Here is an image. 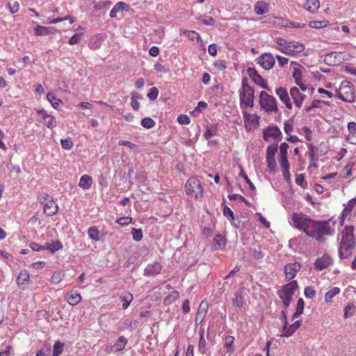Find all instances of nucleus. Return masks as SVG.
Here are the masks:
<instances>
[{
  "label": "nucleus",
  "instance_id": "f257e3e1",
  "mask_svg": "<svg viewBox=\"0 0 356 356\" xmlns=\"http://www.w3.org/2000/svg\"><path fill=\"white\" fill-rule=\"evenodd\" d=\"M327 220H314L309 218L306 224L303 232L309 237L314 238L318 243L325 242V236H332L334 230L331 229L330 222Z\"/></svg>",
  "mask_w": 356,
  "mask_h": 356
},
{
  "label": "nucleus",
  "instance_id": "f03ea898",
  "mask_svg": "<svg viewBox=\"0 0 356 356\" xmlns=\"http://www.w3.org/2000/svg\"><path fill=\"white\" fill-rule=\"evenodd\" d=\"M254 91L253 88L249 86L248 79L244 77L242 79V90L240 91L239 98L241 107L246 108L254 106Z\"/></svg>",
  "mask_w": 356,
  "mask_h": 356
},
{
  "label": "nucleus",
  "instance_id": "7ed1b4c3",
  "mask_svg": "<svg viewBox=\"0 0 356 356\" xmlns=\"http://www.w3.org/2000/svg\"><path fill=\"white\" fill-rule=\"evenodd\" d=\"M336 96L343 102H353L355 99L353 84L348 81H343L339 88L337 90Z\"/></svg>",
  "mask_w": 356,
  "mask_h": 356
},
{
  "label": "nucleus",
  "instance_id": "20e7f679",
  "mask_svg": "<svg viewBox=\"0 0 356 356\" xmlns=\"http://www.w3.org/2000/svg\"><path fill=\"white\" fill-rule=\"evenodd\" d=\"M259 104L261 108L268 113L278 112L276 99L265 91H261L259 94Z\"/></svg>",
  "mask_w": 356,
  "mask_h": 356
},
{
  "label": "nucleus",
  "instance_id": "39448f33",
  "mask_svg": "<svg viewBox=\"0 0 356 356\" xmlns=\"http://www.w3.org/2000/svg\"><path fill=\"white\" fill-rule=\"evenodd\" d=\"M185 190L188 195H193L196 199L201 197L203 194L200 181L195 177H191L187 180Z\"/></svg>",
  "mask_w": 356,
  "mask_h": 356
},
{
  "label": "nucleus",
  "instance_id": "423d86ee",
  "mask_svg": "<svg viewBox=\"0 0 356 356\" xmlns=\"http://www.w3.org/2000/svg\"><path fill=\"white\" fill-rule=\"evenodd\" d=\"M277 152V144L274 145H268L266 149V163L267 167L270 172L275 170L277 163L275 161V155Z\"/></svg>",
  "mask_w": 356,
  "mask_h": 356
},
{
  "label": "nucleus",
  "instance_id": "0eeeda50",
  "mask_svg": "<svg viewBox=\"0 0 356 356\" xmlns=\"http://www.w3.org/2000/svg\"><path fill=\"white\" fill-rule=\"evenodd\" d=\"M309 218V216L302 212H294L291 216L292 225L298 230L303 231Z\"/></svg>",
  "mask_w": 356,
  "mask_h": 356
},
{
  "label": "nucleus",
  "instance_id": "6e6552de",
  "mask_svg": "<svg viewBox=\"0 0 356 356\" xmlns=\"http://www.w3.org/2000/svg\"><path fill=\"white\" fill-rule=\"evenodd\" d=\"M354 227L353 226H346L343 230L341 234L342 238L340 245H355V236L353 234Z\"/></svg>",
  "mask_w": 356,
  "mask_h": 356
},
{
  "label": "nucleus",
  "instance_id": "1a4fd4ad",
  "mask_svg": "<svg viewBox=\"0 0 356 356\" xmlns=\"http://www.w3.org/2000/svg\"><path fill=\"white\" fill-rule=\"evenodd\" d=\"M247 73L257 85L259 86L264 89H266L270 91V89L268 86L267 81L263 79L254 68L248 67L247 69Z\"/></svg>",
  "mask_w": 356,
  "mask_h": 356
},
{
  "label": "nucleus",
  "instance_id": "9d476101",
  "mask_svg": "<svg viewBox=\"0 0 356 356\" xmlns=\"http://www.w3.org/2000/svg\"><path fill=\"white\" fill-rule=\"evenodd\" d=\"M257 63L259 64L264 70H268L274 67L275 60L272 54L264 53L257 58Z\"/></svg>",
  "mask_w": 356,
  "mask_h": 356
},
{
  "label": "nucleus",
  "instance_id": "9b49d317",
  "mask_svg": "<svg viewBox=\"0 0 356 356\" xmlns=\"http://www.w3.org/2000/svg\"><path fill=\"white\" fill-rule=\"evenodd\" d=\"M332 259L327 254L318 257L314 262V269L317 271H321L332 264Z\"/></svg>",
  "mask_w": 356,
  "mask_h": 356
},
{
  "label": "nucleus",
  "instance_id": "f8f14e48",
  "mask_svg": "<svg viewBox=\"0 0 356 356\" xmlns=\"http://www.w3.org/2000/svg\"><path fill=\"white\" fill-rule=\"evenodd\" d=\"M243 116L245 122V127L247 130L251 129V125L257 127L259 124L260 117L257 114H250L247 111H243Z\"/></svg>",
  "mask_w": 356,
  "mask_h": 356
},
{
  "label": "nucleus",
  "instance_id": "ddd939ff",
  "mask_svg": "<svg viewBox=\"0 0 356 356\" xmlns=\"http://www.w3.org/2000/svg\"><path fill=\"white\" fill-rule=\"evenodd\" d=\"M301 267L302 265L298 262L286 264L284 267L286 278L288 280H291L294 278L296 273L301 269Z\"/></svg>",
  "mask_w": 356,
  "mask_h": 356
},
{
  "label": "nucleus",
  "instance_id": "4468645a",
  "mask_svg": "<svg viewBox=\"0 0 356 356\" xmlns=\"http://www.w3.org/2000/svg\"><path fill=\"white\" fill-rule=\"evenodd\" d=\"M281 136L282 132L276 126L268 127L265 128L263 131V138L266 141H268L270 138L276 139Z\"/></svg>",
  "mask_w": 356,
  "mask_h": 356
},
{
  "label": "nucleus",
  "instance_id": "2eb2a0df",
  "mask_svg": "<svg viewBox=\"0 0 356 356\" xmlns=\"http://www.w3.org/2000/svg\"><path fill=\"white\" fill-rule=\"evenodd\" d=\"M290 95L293 100L294 104L300 108L305 98V95L300 92L299 88L293 87L290 90Z\"/></svg>",
  "mask_w": 356,
  "mask_h": 356
},
{
  "label": "nucleus",
  "instance_id": "dca6fc26",
  "mask_svg": "<svg viewBox=\"0 0 356 356\" xmlns=\"http://www.w3.org/2000/svg\"><path fill=\"white\" fill-rule=\"evenodd\" d=\"M276 94L288 109H292L293 106L289 93L285 88L280 87L276 89Z\"/></svg>",
  "mask_w": 356,
  "mask_h": 356
},
{
  "label": "nucleus",
  "instance_id": "f3484780",
  "mask_svg": "<svg viewBox=\"0 0 356 356\" xmlns=\"http://www.w3.org/2000/svg\"><path fill=\"white\" fill-rule=\"evenodd\" d=\"M162 270V266L159 262L149 264L144 270V275L149 277H154L159 275Z\"/></svg>",
  "mask_w": 356,
  "mask_h": 356
},
{
  "label": "nucleus",
  "instance_id": "a211bd4d",
  "mask_svg": "<svg viewBox=\"0 0 356 356\" xmlns=\"http://www.w3.org/2000/svg\"><path fill=\"white\" fill-rule=\"evenodd\" d=\"M305 49V46L303 44L300 43L297 41H289L288 47H285V50L289 51L291 54H289V56H293L295 54L300 53L303 51Z\"/></svg>",
  "mask_w": 356,
  "mask_h": 356
},
{
  "label": "nucleus",
  "instance_id": "6ab92c4d",
  "mask_svg": "<svg viewBox=\"0 0 356 356\" xmlns=\"http://www.w3.org/2000/svg\"><path fill=\"white\" fill-rule=\"evenodd\" d=\"M48 201L44 204V213L48 216L55 215L58 210L57 204L54 202V199H49Z\"/></svg>",
  "mask_w": 356,
  "mask_h": 356
},
{
  "label": "nucleus",
  "instance_id": "aec40b11",
  "mask_svg": "<svg viewBox=\"0 0 356 356\" xmlns=\"http://www.w3.org/2000/svg\"><path fill=\"white\" fill-rule=\"evenodd\" d=\"M35 34L36 35H46L49 34H55L58 32V30L51 26H43L38 25L34 29Z\"/></svg>",
  "mask_w": 356,
  "mask_h": 356
},
{
  "label": "nucleus",
  "instance_id": "412c9836",
  "mask_svg": "<svg viewBox=\"0 0 356 356\" xmlns=\"http://www.w3.org/2000/svg\"><path fill=\"white\" fill-rule=\"evenodd\" d=\"M339 54L330 52L325 55L324 61L328 65H337L340 63Z\"/></svg>",
  "mask_w": 356,
  "mask_h": 356
},
{
  "label": "nucleus",
  "instance_id": "4be33fe9",
  "mask_svg": "<svg viewBox=\"0 0 356 356\" xmlns=\"http://www.w3.org/2000/svg\"><path fill=\"white\" fill-rule=\"evenodd\" d=\"M278 296L282 300L285 308L289 307L291 302L293 296L286 291L283 287L278 291Z\"/></svg>",
  "mask_w": 356,
  "mask_h": 356
},
{
  "label": "nucleus",
  "instance_id": "5701e85b",
  "mask_svg": "<svg viewBox=\"0 0 356 356\" xmlns=\"http://www.w3.org/2000/svg\"><path fill=\"white\" fill-rule=\"evenodd\" d=\"M348 130L349 136L347 137V140L353 145H356V122H350L348 124Z\"/></svg>",
  "mask_w": 356,
  "mask_h": 356
},
{
  "label": "nucleus",
  "instance_id": "b1692460",
  "mask_svg": "<svg viewBox=\"0 0 356 356\" xmlns=\"http://www.w3.org/2000/svg\"><path fill=\"white\" fill-rule=\"evenodd\" d=\"M129 6L122 1L117 3L114 7L111 9L109 13V16L111 18H114L117 16V13L122 10H128Z\"/></svg>",
  "mask_w": 356,
  "mask_h": 356
},
{
  "label": "nucleus",
  "instance_id": "393cba45",
  "mask_svg": "<svg viewBox=\"0 0 356 356\" xmlns=\"http://www.w3.org/2000/svg\"><path fill=\"white\" fill-rule=\"evenodd\" d=\"M355 246L352 245H340L339 249V254L340 259H348L352 254V251L354 249Z\"/></svg>",
  "mask_w": 356,
  "mask_h": 356
},
{
  "label": "nucleus",
  "instance_id": "a878e982",
  "mask_svg": "<svg viewBox=\"0 0 356 356\" xmlns=\"http://www.w3.org/2000/svg\"><path fill=\"white\" fill-rule=\"evenodd\" d=\"M302 321L298 320L292 325L287 326V328L284 331L282 336L289 337H291L301 325Z\"/></svg>",
  "mask_w": 356,
  "mask_h": 356
},
{
  "label": "nucleus",
  "instance_id": "bb28decb",
  "mask_svg": "<svg viewBox=\"0 0 356 356\" xmlns=\"http://www.w3.org/2000/svg\"><path fill=\"white\" fill-rule=\"evenodd\" d=\"M320 2L318 0H307L304 8L311 13H314L319 8Z\"/></svg>",
  "mask_w": 356,
  "mask_h": 356
},
{
  "label": "nucleus",
  "instance_id": "cd10ccee",
  "mask_svg": "<svg viewBox=\"0 0 356 356\" xmlns=\"http://www.w3.org/2000/svg\"><path fill=\"white\" fill-rule=\"evenodd\" d=\"M254 11L257 15H264L268 12V3L259 1L254 5Z\"/></svg>",
  "mask_w": 356,
  "mask_h": 356
},
{
  "label": "nucleus",
  "instance_id": "c85d7f7f",
  "mask_svg": "<svg viewBox=\"0 0 356 356\" xmlns=\"http://www.w3.org/2000/svg\"><path fill=\"white\" fill-rule=\"evenodd\" d=\"M92 184V177L88 175H84L81 176V177L80 178L79 186L81 188H83L84 190H87L91 187Z\"/></svg>",
  "mask_w": 356,
  "mask_h": 356
},
{
  "label": "nucleus",
  "instance_id": "c756f323",
  "mask_svg": "<svg viewBox=\"0 0 356 356\" xmlns=\"http://www.w3.org/2000/svg\"><path fill=\"white\" fill-rule=\"evenodd\" d=\"M29 273L27 270H21L17 277V283L19 286L24 285L29 282Z\"/></svg>",
  "mask_w": 356,
  "mask_h": 356
},
{
  "label": "nucleus",
  "instance_id": "7c9ffc66",
  "mask_svg": "<svg viewBox=\"0 0 356 356\" xmlns=\"http://www.w3.org/2000/svg\"><path fill=\"white\" fill-rule=\"evenodd\" d=\"M120 298L123 302L122 309H126L128 308L130 303L133 300V296L129 291H125L120 295Z\"/></svg>",
  "mask_w": 356,
  "mask_h": 356
},
{
  "label": "nucleus",
  "instance_id": "2f4dec72",
  "mask_svg": "<svg viewBox=\"0 0 356 356\" xmlns=\"http://www.w3.org/2000/svg\"><path fill=\"white\" fill-rule=\"evenodd\" d=\"M67 300L71 305H76L81 300V296L76 292L71 291L67 294Z\"/></svg>",
  "mask_w": 356,
  "mask_h": 356
},
{
  "label": "nucleus",
  "instance_id": "473e14b6",
  "mask_svg": "<svg viewBox=\"0 0 356 356\" xmlns=\"http://www.w3.org/2000/svg\"><path fill=\"white\" fill-rule=\"evenodd\" d=\"M111 2L109 1H100L94 5L93 8L97 12L100 13H105V12L109 8Z\"/></svg>",
  "mask_w": 356,
  "mask_h": 356
},
{
  "label": "nucleus",
  "instance_id": "72a5a7b5",
  "mask_svg": "<svg viewBox=\"0 0 356 356\" xmlns=\"http://www.w3.org/2000/svg\"><path fill=\"white\" fill-rule=\"evenodd\" d=\"M305 302L304 300L300 298L298 300L296 309L292 316V318H298L300 315H302L303 314Z\"/></svg>",
  "mask_w": 356,
  "mask_h": 356
},
{
  "label": "nucleus",
  "instance_id": "f704fd0d",
  "mask_svg": "<svg viewBox=\"0 0 356 356\" xmlns=\"http://www.w3.org/2000/svg\"><path fill=\"white\" fill-rule=\"evenodd\" d=\"M218 134V128L216 125L211 124V126H207L206 130L204 133V137L205 139L209 140L210 138Z\"/></svg>",
  "mask_w": 356,
  "mask_h": 356
},
{
  "label": "nucleus",
  "instance_id": "c9c22d12",
  "mask_svg": "<svg viewBox=\"0 0 356 356\" xmlns=\"http://www.w3.org/2000/svg\"><path fill=\"white\" fill-rule=\"evenodd\" d=\"M276 42H277V44L279 45V47L276 48L277 50H279L280 52H282L286 55L291 54L290 52H289V51L285 50V47H288V45H289L288 40H284V38H277Z\"/></svg>",
  "mask_w": 356,
  "mask_h": 356
},
{
  "label": "nucleus",
  "instance_id": "e433bc0d",
  "mask_svg": "<svg viewBox=\"0 0 356 356\" xmlns=\"http://www.w3.org/2000/svg\"><path fill=\"white\" fill-rule=\"evenodd\" d=\"M225 341V348H226L227 351L232 353L234 351V348L233 347V343L234 341V337L230 335H227L224 338Z\"/></svg>",
  "mask_w": 356,
  "mask_h": 356
},
{
  "label": "nucleus",
  "instance_id": "4c0bfd02",
  "mask_svg": "<svg viewBox=\"0 0 356 356\" xmlns=\"http://www.w3.org/2000/svg\"><path fill=\"white\" fill-rule=\"evenodd\" d=\"M45 247L46 250H49L51 253H54L55 252L63 248V244L60 241H56L55 242H52L51 243H47V246Z\"/></svg>",
  "mask_w": 356,
  "mask_h": 356
},
{
  "label": "nucleus",
  "instance_id": "58836bf2",
  "mask_svg": "<svg viewBox=\"0 0 356 356\" xmlns=\"http://www.w3.org/2000/svg\"><path fill=\"white\" fill-rule=\"evenodd\" d=\"M88 234L89 237L95 241H97L100 239L99 237V231L97 226L90 227L88 230Z\"/></svg>",
  "mask_w": 356,
  "mask_h": 356
},
{
  "label": "nucleus",
  "instance_id": "ea45409f",
  "mask_svg": "<svg viewBox=\"0 0 356 356\" xmlns=\"http://www.w3.org/2000/svg\"><path fill=\"white\" fill-rule=\"evenodd\" d=\"M47 99L55 108H57V107L63 103V102L58 99L53 92H49L47 95Z\"/></svg>",
  "mask_w": 356,
  "mask_h": 356
},
{
  "label": "nucleus",
  "instance_id": "a19ab883",
  "mask_svg": "<svg viewBox=\"0 0 356 356\" xmlns=\"http://www.w3.org/2000/svg\"><path fill=\"white\" fill-rule=\"evenodd\" d=\"M127 343V339L124 336H121L118 339L116 343L113 345V348H115L116 351H120L125 348Z\"/></svg>",
  "mask_w": 356,
  "mask_h": 356
},
{
  "label": "nucleus",
  "instance_id": "79ce46f5",
  "mask_svg": "<svg viewBox=\"0 0 356 356\" xmlns=\"http://www.w3.org/2000/svg\"><path fill=\"white\" fill-rule=\"evenodd\" d=\"M286 291H288L290 294L293 296L295 291L298 288V284L296 280H293L290 282L289 283L285 284L284 286H282Z\"/></svg>",
  "mask_w": 356,
  "mask_h": 356
},
{
  "label": "nucleus",
  "instance_id": "37998d69",
  "mask_svg": "<svg viewBox=\"0 0 356 356\" xmlns=\"http://www.w3.org/2000/svg\"><path fill=\"white\" fill-rule=\"evenodd\" d=\"M329 22L327 20L323 21H312L309 23V26L312 29H321L327 26Z\"/></svg>",
  "mask_w": 356,
  "mask_h": 356
},
{
  "label": "nucleus",
  "instance_id": "c03bdc74",
  "mask_svg": "<svg viewBox=\"0 0 356 356\" xmlns=\"http://www.w3.org/2000/svg\"><path fill=\"white\" fill-rule=\"evenodd\" d=\"M179 293L177 291H172L164 299V304L165 305L171 304L172 302L178 299Z\"/></svg>",
  "mask_w": 356,
  "mask_h": 356
},
{
  "label": "nucleus",
  "instance_id": "a18cd8bd",
  "mask_svg": "<svg viewBox=\"0 0 356 356\" xmlns=\"http://www.w3.org/2000/svg\"><path fill=\"white\" fill-rule=\"evenodd\" d=\"M340 292V289L338 287H334L330 291H327L325 295V301L329 302L332 301V299L334 296Z\"/></svg>",
  "mask_w": 356,
  "mask_h": 356
},
{
  "label": "nucleus",
  "instance_id": "49530a36",
  "mask_svg": "<svg viewBox=\"0 0 356 356\" xmlns=\"http://www.w3.org/2000/svg\"><path fill=\"white\" fill-rule=\"evenodd\" d=\"M64 343L57 341L53 348V356H59L63 350Z\"/></svg>",
  "mask_w": 356,
  "mask_h": 356
},
{
  "label": "nucleus",
  "instance_id": "de8ad7c7",
  "mask_svg": "<svg viewBox=\"0 0 356 356\" xmlns=\"http://www.w3.org/2000/svg\"><path fill=\"white\" fill-rule=\"evenodd\" d=\"M155 124V121L149 117L145 118L141 120V125L146 129H152Z\"/></svg>",
  "mask_w": 356,
  "mask_h": 356
},
{
  "label": "nucleus",
  "instance_id": "09e8293b",
  "mask_svg": "<svg viewBox=\"0 0 356 356\" xmlns=\"http://www.w3.org/2000/svg\"><path fill=\"white\" fill-rule=\"evenodd\" d=\"M233 302L238 307H242L244 303V298L242 297L241 292L236 291L234 293V298Z\"/></svg>",
  "mask_w": 356,
  "mask_h": 356
},
{
  "label": "nucleus",
  "instance_id": "8fccbe9b",
  "mask_svg": "<svg viewBox=\"0 0 356 356\" xmlns=\"http://www.w3.org/2000/svg\"><path fill=\"white\" fill-rule=\"evenodd\" d=\"M44 120L49 129H53L56 126V120L55 118L51 115H45Z\"/></svg>",
  "mask_w": 356,
  "mask_h": 356
},
{
  "label": "nucleus",
  "instance_id": "3c124183",
  "mask_svg": "<svg viewBox=\"0 0 356 356\" xmlns=\"http://www.w3.org/2000/svg\"><path fill=\"white\" fill-rule=\"evenodd\" d=\"M292 76L295 79L296 84L299 85V83L302 82V70L298 67L294 68Z\"/></svg>",
  "mask_w": 356,
  "mask_h": 356
},
{
  "label": "nucleus",
  "instance_id": "603ef678",
  "mask_svg": "<svg viewBox=\"0 0 356 356\" xmlns=\"http://www.w3.org/2000/svg\"><path fill=\"white\" fill-rule=\"evenodd\" d=\"M355 309L353 304H348L344 309V317L346 318L351 317L354 314Z\"/></svg>",
  "mask_w": 356,
  "mask_h": 356
},
{
  "label": "nucleus",
  "instance_id": "864d4df0",
  "mask_svg": "<svg viewBox=\"0 0 356 356\" xmlns=\"http://www.w3.org/2000/svg\"><path fill=\"white\" fill-rule=\"evenodd\" d=\"M131 234L135 241L138 242L142 240L143 234L141 229L132 228Z\"/></svg>",
  "mask_w": 356,
  "mask_h": 356
},
{
  "label": "nucleus",
  "instance_id": "5fc2aeb1",
  "mask_svg": "<svg viewBox=\"0 0 356 356\" xmlns=\"http://www.w3.org/2000/svg\"><path fill=\"white\" fill-rule=\"evenodd\" d=\"M60 145L65 149L70 150L73 147V142L70 137L60 140Z\"/></svg>",
  "mask_w": 356,
  "mask_h": 356
},
{
  "label": "nucleus",
  "instance_id": "6e6d98bb",
  "mask_svg": "<svg viewBox=\"0 0 356 356\" xmlns=\"http://www.w3.org/2000/svg\"><path fill=\"white\" fill-rule=\"evenodd\" d=\"M184 34L191 40L196 39L197 41L202 42L200 34L194 31H185Z\"/></svg>",
  "mask_w": 356,
  "mask_h": 356
},
{
  "label": "nucleus",
  "instance_id": "4d7b16f0",
  "mask_svg": "<svg viewBox=\"0 0 356 356\" xmlns=\"http://www.w3.org/2000/svg\"><path fill=\"white\" fill-rule=\"evenodd\" d=\"M316 293V292L314 290V286H308L305 288L304 294L306 298H313L315 296Z\"/></svg>",
  "mask_w": 356,
  "mask_h": 356
},
{
  "label": "nucleus",
  "instance_id": "13d9d810",
  "mask_svg": "<svg viewBox=\"0 0 356 356\" xmlns=\"http://www.w3.org/2000/svg\"><path fill=\"white\" fill-rule=\"evenodd\" d=\"M200 21L206 26H213L215 24V19L209 16H202Z\"/></svg>",
  "mask_w": 356,
  "mask_h": 356
},
{
  "label": "nucleus",
  "instance_id": "bf43d9fd",
  "mask_svg": "<svg viewBox=\"0 0 356 356\" xmlns=\"http://www.w3.org/2000/svg\"><path fill=\"white\" fill-rule=\"evenodd\" d=\"M274 24L281 27H289V22L282 17H275Z\"/></svg>",
  "mask_w": 356,
  "mask_h": 356
},
{
  "label": "nucleus",
  "instance_id": "052dcab7",
  "mask_svg": "<svg viewBox=\"0 0 356 356\" xmlns=\"http://www.w3.org/2000/svg\"><path fill=\"white\" fill-rule=\"evenodd\" d=\"M307 147L309 150L308 152V156L310 159V161H317V159L315 157V150L316 147L312 144H307Z\"/></svg>",
  "mask_w": 356,
  "mask_h": 356
},
{
  "label": "nucleus",
  "instance_id": "680f3d73",
  "mask_svg": "<svg viewBox=\"0 0 356 356\" xmlns=\"http://www.w3.org/2000/svg\"><path fill=\"white\" fill-rule=\"evenodd\" d=\"M118 145H119L127 146L129 148H131V149H134V151H136V152H139L138 147L136 144L132 143H131L129 141H127V140H120L118 142Z\"/></svg>",
  "mask_w": 356,
  "mask_h": 356
},
{
  "label": "nucleus",
  "instance_id": "e2e57ef3",
  "mask_svg": "<svg viewBox=\"0 0 356 356\" xmlns=\"http://www.w3.org/2000/svg\"><path fill=\"white\" fill-rule=\"evenodd\" d=\"M63 277L64 275L61 272H55L51 276V282L54 284H58L62 281Z\"/></svg>",
  "mask_w": 356,
  "mask_h": 356
},
{
  "label": "nucleus",
  "instance_id": "0e129e2a",
  "mask_svg": "<svg viewBox=\"0 0 356 356\" xmlns=\"http://www.w3.org/2000/svg\"><path fill=\"white\" fill-rule=\"evenodd\" d=\"M159 92L157 88L152 87L150 88L149 92L147 93V96L150 100L154 101L158 97Z\"/></svg>",
  "mask_w": 356,
  "mask_h": 356
},
{
  "label": "nucleus",
  "instance_id": "69168bd1",
  "mask_svg": "<svg viewBox=\"0 0 356 356\" xmlns=\"http://www.w3.org/2000/svg\"><path fill=\"white\" fill-rule=\"evenodd\" d=\"M289 145L286 143H282L280 145V158H287V149Z\"/></svg>",
  "mask_w": 356,
  "mask_h": 356
},
{
  "label": "nucleus",
  "instance_id": "338daca9",
  "mask_svg": "<svg viewBox=\"0 0 356 356\" xmlns=\"http://www.w3.org/2000/svg\"><path fill=\"white\" fill-rule=\"evenodd\" d=\"M225 245V241L222 235H217L215 238L214 246L216 249H220L222 246Z\"/></svg>",
  "mask_w": 356,
  "mask_h": 356
},
{
  "label": "nucleus",
  "instance_id": "774afa93",
  "mask_svg": "<svg viewBox=\"0 0 356 356\" xmlns=\"http://www.w3.org/2000/svg\"><path fill=\"white\" fill-rule=\"evenodd\" d=\"M177 121L181 124H188L191 122L189 117L184 114L179 115Z\"/></svg>",
  "mask_w": 356,
  "mask_h": 356
}]
</instances>
